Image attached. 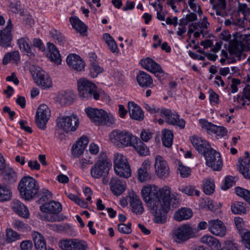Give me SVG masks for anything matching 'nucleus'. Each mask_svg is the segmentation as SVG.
<instances>
[{"label": "nucleus", "mask_w": 250, "mask_h": 250, "mask_svg": "<svg viewBox=\"0 0 250 250\" xmlns=\"http://www.w3.org/2000/svg\"><path fill=\"white\" fill-rule=\"evenodd\" d=\"M142 195L144 201L150 204L151 212L156 223H165L170 206L175 208L179 204L177 195L171 193V188L167 186L159 188L148 185L142 189Z\"/></svg>", "instance_id": "nucleus-1"}, {"label": "nucleus", "mask_w": 250, "mask_h": 250, "mask_svg": "<svg viewBox=\"0 0 250 250\" xmlns=\"http://www.w3.org/2000/svg\"><path fill=\"white\" fill-rule=\"evenodd\" d=\"M110 139L112 143L118 147L132 146L139 155H141V146L139 145V139L125 130L116 129L110 133Z\"/></svg>", "instance_id": "nucleus-2"}, {"label": "nucleus", "mask_w": 250, "mask_h": 250, "mask_svg": "<svg viewBox=\"0 0 250 250\" xmlns=\"http://www.w3.org/2000/svg\"><path fill=\"white\" fill-rule=\"evenodd\" d=\"M77 85L79 95L83 99L88 100L93 98L95 100H98L100 97L105 95L103 90L98 89L94 83L85 79L82 78L78 80Z\"/></svg>", "instance_id": "nucleus-3"}, {"label": "nucleus", "mask_w": 250, "mask_h": 250, "mask_svg": "<svg viewBox=\"0 0 250 250\" xmlns=\"http://www.w3.org/2000/svg\"><path fill=\"white\" fill-rule=\"evenodd\" d=\"M18 189L21 197L25 200L29 201L38 193L39 187L35 179L30 176H24L20 181Z\"/></svg>", "instance_id": "nucleus-4"}, {"label": "nucleus", "mask_w": 250, "mask_h": 250, "mask_svg": "<svg viewBox=\"0 0 250 250\" xmlns=\"http://www.w3.org/2000/svg\"><path fill=\"white\" fill-rule=\"evenodd\" d=\"M85 112L91 121L97 125H110L114 123V118L102 109L87 107L85 109Z\"/></svg>", "instance_id": "nucleus-5"}, {"label": "nucleus", "mask_w": 250, "mask_h": 250, "mask_svg": "<svg viewBox=\"0 0 250 250\" xmlns=\"http://www.w3.org/2000/svg\"><path fill=\"white\" fill-rule=\"evenodd\" d=\"M79 125V118L74 114L69 116H60L56 119L57 127L66 133L75 131Z\"/></svg>", "instance_id": "nucleus-6"}, {"label": "nucleus", "mask_w": 250, "mask_h": 250, "mask_svg": "<svg viewBox=\"0 0 250 250\" xmlns=\"http://www.w3.org/2000/svg\"><path fill=\"white\" fill-rule=\"evenodd\" d=\"M111 167V163L106 154L101 153L98 161L91 168V175L94 178L99 179L108 173Z\"/></svg>", "instance_id": "nucleus-7"}, {"label": "nucleus", "mask_w": 250, "mask_h": 250, "mask_svg": "<svg viewBox=\"0 0 250 250\" xmlns=\"http://www.w3.org/2000/svg\"><path fill=\"white\" fill-rule=\"evenodd\" d=\"M114 168L116 174L120 177L128 178L131 176V169L127 159L122 154L114 155Z\"/></svg>", "instance_id": "nucleus-8"}, {"label": "nucleus", "mask_w": 250, "mask_h": 250, "mask_svg": "<svg viewBox=\"0 0 250 250\" xmlns=\"http://www.w3.org/2000/svg\"><path fill=\"white\" fill-rule=\"evenodd\" d=\"M30 72L35 83L43 89L52 86V81L48 75L39 66L32 65L30 68Z\"/></svg>", "instance_id": "nucleus-9"}, {"label": "nucleus", "mask_w": 250, "mask_h": 250, "mask_svg": "<svg viewBox=\"0 0 250 250\" xmlns=\"http://www.w3.org/2000/svg\"><path fill=\"white\" fill-rule=\"evenodd\" d=\"M50 116V111L48 107L46 104H41L37 109L35 117L37 126L41 129L44 130Z\"/></svg>", "instance_id": "nucleus-10"}, {"label": "nucleus", "mask_w": 250, "mask_h": 250, "mask_svg": "<svg viewBox=\"0 0 250 250\" xmlns=\"http://www.w3.org/2000/svg\"><path fill=\"white\" fill-rule=\"evenodd\" d=\"M154 167L155 174L159 178L166 179L169 176V167L162 156L158 155L155 157Z\"/></svg>", "instance_id": "nucleus-11"}, {"label": "nucleus", "mask_w": 250, "mask_h": 250, "mask_svg": "<svg viewBox=\"0 0 250 250\" xmlns=\"http://www.w3.org/2000/svg\"><path fill=\"white\" fill-rule=\"evenodd\" d=\"M233 38L230 40L228 50L230 54L240 56L242 51L245 49V41L242 35L233 34Z\"/></svg>", "instance_id": "nucleus-12"}, {"label": "nucleus", "mask_w": 250, "mask_h": 250, "mask_svg": "<svg viewBox=\"0 0 250 250\" xmlns=\"http://www.w3.org/2000/svg\"><path fill=\"white\" fill-rule=\"evenodd\" d=\"M204 156L208 167H210L213 170H220L221 169L222 161L219 152L211 148Z\"/></svg>", "instance_id": "nucleus-13"}, {"label": "nucleus", "mask_w": 250, "mask_h": 250, "mask_svg": "<svg viewBox=\"0 0 250 250\" xmlns=\"http://www.w3.org/2000/svg\"><path fill=\"white\" fill-rule=\"evenodd\" d=\"M160 116L166 119V122L169 125H176L181 129L185 127L186 122L183 119H180L177 114H173L170 109L161 108Z\"/></svg>", "instance_id": "nucleus-14"}, {"label": "nucleus", "mask_w": 250, "mask_h": 250, "mask_svg": "<svg viewBox=\"0 0 250 250\" xmlns=\"http://www.w3.org/2000/svg\"><path fill=\"white\" fill-rule=\"evenodd\" d=\"M58 245L62 250H85L86 248L84 241L77 239L62 240Z\"/></svg>", "instance_id": "nucleus-15"}, {"label": "nucleus", "mask_w": 250, "mask_h": 250, "mask_svg": "<svg viewBox=\"0 0 250 250\" xmlns=\"http://www.w3.org/2000/svg\"><path fill=\"white\" fill-rule=\"evenodd\" d=\"M193 233L192 228L188 225L179 227L174 233V238L178 243H181L189 239Z\"/></svg>", "instance_id": "nucleus-16"}, {"label": "nucleus", "mask_w": 250, "mask_h": 250, "mask_svg": "<svg viewBox=\"0 0 250 250\" xmlns=\"http://www.w3.org/2000/svg\"><path fill=\"white\" fill-rule=\"evenodd\" d=\"M13 27L11 20L9 19L5 28L0 31V46L7 47L10 46L12 40L11 29Z\"/></svg>", "instance_id": "nucleus-17"}, {"label": "nucleus", "mask_w": 250, "mask_h": 250, "mask_svg": "<svg viewBox=\"0 0 250 250\" xmlns=\"http://www.w3.org/2000/svg\"><path fill=\"white\" fill-rule=\"evenodd\" d=\"M208 230L213 234L223 237L226 233V228L223 222L218 219L208 221Z\"/></svg>", "instance_id": "nucleus-18"}, {"label": "nucleus", "mask_w": 250, "mask_h": 250, "mask_svg": "<svg viewBox=\"0 0 250 250\" xmlns=\"http://www.w3.org/2000/svg\"><path fill=\"white\" fill-rule=\"evenodd\" d=\"M190 140L195 148L203 155L212 148L208 142L197 136H193Z\"/></svg>", "instance_id": "nucleus-19"}, {"label": "nucleus", "mask_w": 250, "mask_h": 250, "mask_svg": "<svg viewBox=\"0 0 250 250\" xmlns=\"http://www.w3.org/2000/svg\"><path fill=\"white\" fill-rule=\"evenodd\" d=\"M89 143L87 136H83L75 144L73 145L71 152L74 157L78 158L82 155Z\"/></svg>", "instance_id": "nucleus-20"}, {"label": "nucleus", "mask_w": 250, "mask_h": 250, "mask_svg": "<svg viewBox=\"0 0 250 250\" xmlns=\"http://www.w3.org/2000/svg\"><path fill=\"white\" fill-rule=\"evenodd\" d=\"M66 62L68 66L74 70L81 71L85 66L84 61L81 57L76 54H70L66 58Z\"/></svg>", "instance_id": "nucleus-21"}, {"label": "nucleus", "mask_w": 250, "mask_h": 250, "mask_svg": "<svg viewBox=\"0 0 250 250\" xmlns=\"http://www.w3.org/2000/svg\"><path fill=\"white\" fill-rule=\"evenodd\" d=\"M154 178L151 161L147 158L142 164V182L149 181Z\"/></svg>", "instance_id": "nucleus-22"}, {"label": "nucleus", "mask_w": 250, "mask_h": 250, "mask_svg": "<svg viewBox=\"0 0 250 250\" xmlns=\"http://www.w3.org/2000/svg\"><path fill=\"white\" fill-rule=\"evenodd\" d=\"M109 185L111 191L117 196L121 195L126 188L125 181L121 180L117 177H113L111 179Z\"/></svg>", "instance_id": "nucleus-23"}, {"label": "nucleus", "mask_w": 250, "mask_h": 250, "mask_svg": "<svg viewBox=\"0 0 250 250\" xmlns=\"http://www.w3.org/2000/svg\"><path fill=\"white\" fill-rule=\"evenodd\" d=\"M142 66L153 73H164L160 65L150 58H146L142 62Z\"/></svg>", "instance_id": "nucleus-24"}, {"label": "nucleus", "mask_w": 250, "mask_h": 250, "mask_svg": "<svg viewBox=\"0 0 250 250\" xmlns=\"http://www.w3.org/2000/svg\"><path fill=\"white\" fill-rule=\"evenodd\" d=\"M11 206L13 211L19 216L26 218L29 216L28 208L20 201L14 200L11 203Z\"/></svg>", "instance_id": "nucleus-25"}, {"label": "nucleus", "mask_w": 250, "mask_h": 250, "mask_svg": "<svg viewBox=\"0 0 250 250\" xmlns=\"http://www.w3.org/2000/svg\"><path fill=\"white\" fill-rule=\"evenodd\" d=\"M47 46L49 52L47 57L50 61L57 64H60L62 62V58L59 51L56 46L52 43L48 42Z\"/></svg>", "instance_id": "nucleus-26"}, {"label": "nucleus", "mask_w": 250, "mask_h": 250, "mask_svg": "<svg viewBox=\"0 0 250 250\" xmlns=\"http://www.w3.org/2000/svg\"><path fill=\"white\" fill-rule=\"evenodd\" d=\"M40 209L42 212L47 213H59L62 209L61 204L54 201H51L48 203H45L40 207Z\"/></svg>", "instance_id": "nucleus-27"}, {"label": "nucleus", "mask_w": 250, "mask_h": 250, "mask_svg": "<svg viewBox=\"0 0 250 250\" xmlns=\"http://www.w3.org/2000/svg\"><path fill=\"white\" fill-rule=\"evenodd\" d=\"M129 202L131 207L132 210L136 214L141 212V201L139 196L134 191L128 193Z\"/></svg>", "instance_id": "nucleus-28"}, {"label": "nucleus", "mask_w": 250, "mask_h": 250, "mask_svg": "<svg viewBox=\"0 0 250 250\" xmlns=\"http://www.w3.org/2000/svg\"><path fill=\"white\" fill-rule=\"evenodd\" d=\"M30 43V40L27 37L21 38L17 41V43L20 50L30 58H32L35 56V55L31 51Z\"/></svg>", "instance_id": "nucleus-29"}, {"label": "nucleus", "mask_w": 250, "mask_h": 250, "mask_svg": "<svg viewBox=\"0 0 250 250\" xmlns=\"http://www.w3.org/2000/svg\"><path fill=\"white\" fill-rule=\"evenodd\" d=\"M192 215L193 212L191 209L186 208H183L176 211L174 218L176 221H181L189 219Z\"/></svg>", "instance_id": "nucleus-30"}, {"label": "nucleus", "mask_w": 250, "mask_h": 250, "mask_svg": "<svg viewBox=\"0 0 250 250\" xmlns=\"http://www.w3.org/2000/svg\"><path fill=\"white\" fill-rule=\"evenodd\" d=\"M57 99L62 105H69L73 103L74 95L70 92H63L58 95Z\"/></svg>", "instance_id": "nucleus-31"}, {"label": "nucleus", "mask_w": 250, "mask_h": 250, "mask_svg": "<svg viewBox=\"0 0 250 250\" xmlns=\"http://www.w3.org/2000/svg\"><path fill=\"white\" fill-rule=\"evenodd\" d=\"M212 8L216 10L217 15L224 16L226 7V0H209Z\"/></svg>", "instance_id": "nucleus-32"}, {"label": "nucleus", "mask_w": 250, "mask_h": 250, "mask_svg": "<svg viewBox=\"0 0 250 250\" xmlns=\"http://www.w3.org/2000/svg\"><path fill=\"white\" fill-rule=\"evenodd\" d=\"M32 238L37 250H46V244L44 237L39 232H34Z\"/></svg>", "instance_id": "nucleus-33"}, {"label": "nucleus", "mask_w": 250, "mask_h": 250, "mask_svg": "<svg viewBox=\"0 0 250 250\" xmlns=\"http://www.w3.org/2000/svg\"><path fill=\"white\" fill-rule=\"evenodd\" d=\"M239 171L245 179L250 180V158L246 157L242 160Z\"/></svg>", "instance_id": "nucleus-34"}, {"label": "nucleus", "mask_w": 250, "mask_h": 250, "mask_svg": "<svg viewBox=\"0 0 250 250\" xmlns=\"http://www.w3.org/2000/svg\"><path fill=\"white\" fill-rule=\"evenodd\" d=\"M128 108L130 117L131 119L136 120H140L141 108L139 106L133 102L128 103Z\"/></svg>", "instance_id": "nucleus-35"}, {"label": "nucleus", "mask_w": 250, "mask_h": 250, "mask_svg": "<svg viewBox=\"0 0 250 250\" xmlns=\"http://www.w3.org/2000/svg\"><path fill=\"white\" fill-rule=\"evenodd\" d=\"M200 241L214 250H218L220 244L216 238L211 235H206L200 238Z\"/></svg>", "instance_id": "nucleus-36"}, {"label": "nucleus", "mask_w": 250, "mask_h": 250, "mask_svg": "<svg viewBox=\"0 0 250 250\" xmlns=\"http://www.w3.org/2000/svg\"><path fill=\"white\" fill-rule=\"evenodd\" d=\"M69 20L72 27L80 33H84L87 31V27L85 24L78 17H71Z\"/></svg>", "instance_id": "nucleus-37"}, {"label": "nucleus", "mask_w": 250, "mask_h": 250, "mask_svg": "<svg viewBox=\"0 0 250 250\" xmlns=\"http://www.w3.org/2000/svg\"><path fill=\"white\" fill-rule=\"evenodd\" d=\"M12 192L6 186L0 184V202H6L11 200Z\"/></svg>", "instance_id": "nucleus-38"}, {"label": "nucleus", "mask_w": 250, "mask_h": 250, "mask_svg": "<svg viewBox=\"0 0 250 250\" xmlns=\"http://www.w3.org/2000/svg\"><path fill=\"white\" fill-rule=\"evenodd\" d=\"M173 134L172 131L168 129H164L162 131V140L163 145L167 147L171 146L173 142Z\"/></svg>", "instance_id": "nucleus-39"}, {"label": "nucleus", "mask_w": 250, "mask_h": 250, "mask_svg": "<svg viewBox=\"0 0 250 250\" xmlns=\"http://www.w3.org/2000/svg\"><path fill=\"white\" fill-rule=\"evenodd\" d=\"M20 57L19 52L18 51H14L11 52L7 53L5 54L3 59V64H7L9 62H15L20 60Z\"/></svg>", "instance_id": "nucleus-40"}, {"label": "nucleus", "mask_w": 250, "mask_h": 250, "mask_svg": "<svg viewBox=\"0 0 250 250\" xmlns=\"http://www.w3.org/2000/svg\"><path fill=\"white\" fill-rule=\"evenodd\" d=\"M4 179L9 184H14L16 182L17 176L14 170L10 167H7L4 171Z\"/></svg>", "instance_id": "nucleus-41"}, {"label": "nucleus", "mask_w": 250, "mask_h": 250, "mask_svg": "<svg viewBox=\"0 0 250 250\" xmlns=\"http://www.w3.org/2000/svg\"><path fill=\"white\" fill-rule=\"evenodd\" d=\"M50 33L56 43L64 46L66 43L65 39L60 31L56 29H52L50 31Z\"/></svg>", "instance_id": "nucleus-42"}, {"label": "nucleus", "mask_w": 250, "mask_h": 250, "mask_svg": "<svg viewBox=\"0 0 250 250\" xmlns=\"http://www.w3.org/2000/svg\"><path fill=\"white\" fill-rule=\"evenodd\" d=\"M103 38L109 49L113 53H117L118 52V47L113 38L108 33L104 34Z\"/></svg>", "instance_id": "nucleus-43"}, {"label": "nucleus", "mask_w": 250, "mask_h": 250, "mask_svg": "<svg viewBox=\"0 0 250 250\" xmlns=\"http://www.w3.org/2000/svg\"><path fill=\"white\" fill-rule=\"evenodd\" d=\"M232 212L234 214H245L247 212L245 204L241 202H235L231 206Z\"/></svg>", "instance_id": "nucleus-44"}, {"label": "nucleus", "mask_w": 250, "mask_h": 250, "mask_svg": "<svg viewBox=\"0 0 250 250\" xmlns=\"http://www.w3.org/2000/svg\"><path fill=\"white\" fill-rule=\"evenodd\" d=\"M215 189L214 181L210 178H208L204 181L203 190L207 195L212 194Z\"/></svg>", "instance_id": "nucleus-45"}, {"label": "nucleus", "mask_w": 250, "mask_h": 250, "mask_svg": "<svg viewBox=\"0 0 250 250\" xmlns=\"http://www.w3.org/2000/svg\"><path fill=\"white\" fill-rule=\"evenodd\" d=\"M21 239V235L16 231L11 229H6V241L7 243H12Z\"/></svg>", "instance_id": "nucleus-46"}, {"label": "nucleus", "mask_w": 250, "mask_h": 250, "mask_svg": "<svg viewBox=\"0 0 250 250\" xmlns=\"http://www.w3.org/2000/svg\"><path fill=\"white\" fill-rule=\"evenodd\" d=\"M236 194L240 197L243 198L250 205V191L240 188H235Z\"/></svg>", "instance_id": "nucleus-47"}, {"label": "nucleus", "mask_w": 250, "mask_h": 250, "mask_svg": "<svg viewBox=\"0 0 250 250\" xmlns=\"http://www.w3.org/2000/svg\"><path fill=\"white\" fill-rule=\"evenodd\" d=\"M178 170L181 177L183 178H186L190 175L191 170L190 168L183 165L182 163L178 161L177 162Z\"/></svg>", "instance_id": "nucleus-48"}, {"label": "nucleus", "mask_w": 250, "mask_h": 250, "mask_svg": "<svg viewBox=\"0 0 250 250\" xmlns=\"http://www.w3.org/2000/svg\"><path fill=\"white\" fill-rule=\"evenodd\" d=\"M179 190L189 196L196 195L199 196L200 195V191L192 186L182 187L179 188Z\"/></svg>", "instance_id": "nucleus-49"}, {"label": "nucleus", "mask_w": 250, "mask_h": 250, "mask_svg": "<svg viewBox=\"0 0 250 250\" xmlns=\"http://www.w3.org/2000/svg\"><path fill=\"white\" fill-rule=\"evenodd\" d=\"M103 71V69L101 67L97 62H92L90 63V73L93 78H96Z\"/></svg>", "instance_id": "nucleus-50"}, {"label": "nucleus", "mask_w": 250, "mask_h": 250, "mask_svg": "<svg viewBox=\"0 0 250 250\" xmlns=\"http://www.w3.org/2000/svg\"><path fill=\"white\" fill-rule=\"evenodd\" d=\"M153 85L151 77L144 71H142V86L151 87Z\"/></svg>", "instance_id": "nucleus-51"}, {"label": "nucleus", "mask_w": 250, "mask_h": 250, "mask_svg": "<svg viewBox=\"0 0 250 250\" xmlns=\"http://www.w3.org/2000/svg\"><path fill=\"white\" fill-rule=\"evenodd\" d=\"M199 123L202 127L206 129L209 133H212L216 125L211 123L208 122L205 119H200L199 120Z\"/></svg>", "instance_id": "nucleus-52"}, {"label": "nucleus", "mask_w": 250, "mask_h": 250, "mask_svg": "<svg viewBox=\"0 0 250 250\" xmlns=\"http://www.w3.org/2000/svg\"><path fill=\"white\" fill-rule=\"evenodd\" d=\"M45 218L47 221L50 222H59L63 220L64 218L62 215H59L57 213H48L46 214Z\"/></svg>", "instance_id": "nucleus-53"}, {"label": "nucleus", "mask_w": 250, "mask_h": 250, "mask_svg": "<svg viewBox=\"0 0 250 250\" xmlns=\"http://www.w3.org/2000/svg\"><path fill=\"white\" fill-rule=\"evenodd\" d=\"M10 10L14 13H19L21 16L24 14V11L21 9L20 2L11 3L9 6Z\"/></svg>", "instance_id": "nucleus-54"}, {"label": "nucleus", "mask_w": 250, "mask_h": 250, "mask_svg": "<svg viewBox=\"0 0 250 250\" xmlns=\"http://www.w3.org/2000/svg\"><path fill=\"white\" fill-rule=\"evenodd\" d=\"M234 178L231 176H228L226 177L224 184L221 186L223 190H227L234 184Z\"/></svg>", "instance_id": "nucleus-55"}, {"label": "nucleus", "mask_w": 250, "mask_h": 250, "mask_svg": "<svg viewBox=\"0 0 250 250\" xmlns=\"http://www.w3.org/2000/svg\"><path fill=\"white\" fill-rule=\"evenodd\" d=\"M240 235L244 246L250 250V231H246L243 233L242 232Z\"/></svg>", "instance_id": "nucleus-56"}, {"label": "nucleus", "mask_w": 250, "mask_h": 250, "mask_svg": "<svg viewBox=\"0 0 250 250\" xmlns=\"http://www.w3.org/2000/svg\"><path fill=\"white\" fill-rule=\"evenodd\" d=\"M118 229L121 233L129 234L131 232V223H128L127 224H119L118 226Z\"/></svg>", "instance_id": "nucleus-57"}, {"label": "nucleus", "mask_w": 250, "mask_h": 250, "mask_svg": "<svg viewBox=\"0 0 250 250\" xmlns=\"http://www.w3.org/2000/svg\"><path fill=\"white\" fill-rule=\"evenodd\" d=\"M237 11L239 13H242L244 17L249 15L250 13V8L248 7L246 3H239L237 8Z\"/></svg>", "instance_id": "nucleus-58"}, {"label": "nucleus", "mask_w": 250, "mask_h": 250, "mask_svg": "<svg viewBox=\"0 0 250 250\" xmlns=\"http://www.w3.org/2000/svg\"><path fill=\"white\" fill-rule=\"evenodd\" d=\"M245 100L250 101V90H249L244 89L242 96H238V101L243 106L246 104Z\"/></svg>", "instance_id": "nucleus-59"}, {"label": "nucleus", "mask_w": 250, "mask_h": 250, "mask_svg": "<svg viewBox=\"0 0 250 250\" xmlns=\"http://www.w3.org/2000/svg\"><path fill=\"white\" fill-rule=\"evenodd\" d=\"M234 222L240 234L241 232H242V233H243L245 231H247L246 229H243L244 222L242 218L239 217H235L234 219Z\"/></svg>", "instance_id": "nucleus-60"}, {"label": "nucleus", "mask_w": 250, "mask_h": 250, "mask_svg": "<svg viewBox=\"0 0 250 250\" xmlns=\"http://www.w3.org/2000/svg\"><path fill=\"white\" fill-rule=\"evenodd\" d=\"M212 133L218 136L222 137L227 134V130L226 128L223 126L215 125V127H214Z\"/></svg>", "instance_id": "nucleus-61"}, {"label": "nucleus", "mask_w": 250, "mask_h": 250, "mask_svg": "<svg viewBox=\"0 0 250 250\" xmlns=\"http://www.w3.org/2000/svg\"><path fill=\"white\" fill-rule=\"evenodd\" d=\"M209 100L211 103H219V95L212 89L208 90Z\"/></svg>", "instance_id": "nucleus-62"}, {"label": "nucleus", "mask_w": 250, "mask_h": 250, "mask_svg": "<svg viewBox=\"0 0 250 250\" xmlns=\"http://www.w3.org/2000/svg\"><path fill=\"white\" fill-rule=\"evenodd\" d=\"M42 195L40 198V202H45L52 198V194L48 189L45 188L42 189Z\"/></svg>", "instance_id": "nucleus-63"}, {"label": "nucleus", "mask_w": 250, "mask_h": 250, "mask_svg": "<svg viewBox=\"0 0 250 250\" xmlns=\"http://www.w3.org/2000/svg\"><path fill=\"white\" fill-rule=\"evenodd\" d=\"M231 38V35L228 30H224L222 31L219 36V39L225 42L230 41Z\"/></svg>", "instance_id": "nucleus-64"}]
</instances>
